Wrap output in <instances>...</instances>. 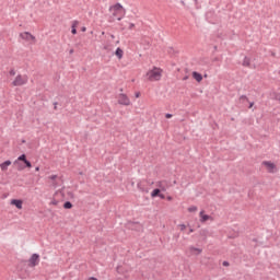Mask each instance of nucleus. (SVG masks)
<instances>
[{
  "mask_svg": "<svg viewBox=\"0 0 280 280\" xmlns=\"http://www.w3.org/2000/svg\"><path fill=\"white\" fill-rule=\"evenodd\" d=\"M30 82L27 74H18L11 82V86H25Z\"/></svg>",
  "mask_w": 280,
  "mask_h": 280,
  "instance_id": "4",
  "label": "nucleus"
},
{
  "mask_svg": "<svg viewBox=\"0 0 280 280\" xmlns=\"http://www.w3.org/2000/svg\"><path fill=\"white\" fill-rule=\"evenodd\" d=\"M63 208L73 209V205L71 203V201H67V202H65Z\"/></svg>",
  "mask_w": 280,
  "mask_h": 280,
  "instance_id": "18",
  "label": "nucleus"
},
{
  "mask_svg": "<svg viewBox=\"0 0 280 280\" xmlns=\"http://www.w3.org/2000/svg\"><path fill=\"white\" fill-rule=\"evenodd\" d=\"M81 32H86V27L83 26V27L81 28Z\"/></svg>",
  "mask_w": 280,
  "mask_h": 280,
  "instance_id": "30",
  "label": "nucleus"
},
{
  "mask_svg": "<svg viewBox=\"0 0 280 280\" xmlns=\"http://www.w3.org/2000/svg\"><path fill=\"white\" fill-rule=\"evenodd\" d=\"M190 255H194L195 257H198V255H202V248L196 247V246H190L188 248Z\"/></svg>",
  "mask_w": 280,
  "mask_h": 280,
  "instance_id": "10",
  "label": "nucleus"
},
{
  "mask_svg": "<svg viewBox=\"0 0 280 280\" xmlns=\"http://www.w3.org/2000/svg\"><path fill=\"white\" fill-rule=\"evenodd\" d=\"M129 30H135V24L133 23L129 24Z\"/></svg>",
  "mask_w": 280,
  "mask_h": 280,
  "instance_id": "24",
  "label": "nucleus"
},
{
  "mask_svg": "<svg viewBox=\"0 0 280 280\" xmlns=\"http://www.w3.org/2000/svg\"><path fill=\"white\" fill-rule=\"evenodd\" d=\"M112 38H115V35H112Z\"/></svg>",
  "mask_w": 280,
  "mask_h": 280,
  "instance_id": "36",
  "label": "nucleus"
},
{
  "mask_svg": "<svg viewBox=\"0 0 280 280\" xmlns=\"http://www.w3.org/2000/svg\"><path fill=\"white\" fill-rule=\"evenodd\" d=\"M90 280H97V278H90Z\"/></svg>",
  "mask_w": 280,
  "mask_h": 280,
  "instance_id": "34",
  "label": "nucleus"
},
{
  "mask_svg": "<svg viewBox=\"0 0 280 280\" xmlns=\"http://www.w3.org/2000/svg\"><path fill=\"white\" fill-rule=\"evenodd\" d=\"M114 54H115L116 58H118V60H121V58H124V49H121L119 47L115 50Z\"/></svg>",
  "mask_w": 280,
  "mask_h": 280,
  "instance_id": "14",
  "label": "nucleus"
},
{
  "mask_svg": "<svg viewBox=\"0 0 280 280\" xmlns=\"http://www.w3.org/2000/svg\"><path fill=\"white\" fill-rule=\"evenodd\" d=\"M141 185H142V183H138V189H140V191H144V189Z\"/></svg>",
  "mask_w": 280,
  "mask_h": 280,
  "instance_id": "23",
  "label": "nucleus"
},
{
  "mask_svg": "<svg viewBox=\"0 0 280 280\" xmlns=\"http://www.w3.org/2000/svg\"><path fill=\"white\" fill-rule=\"evenodd\" d=\"M255 103H249L248 108H252L254 106Z\"/></svg>",
  "mask_w": 280,
  "mask_h": 280,
  "instance_id": "31",
  "label": "nucleus"
},
{
  "mask_svg": "<svg viewBox=\"0 0 280 280\" xmlns=\"http://www.w3.org/2000/svg\"><path fill=\"white\" fill-rule=\"evenodd\" d=\"M117 102L120 106H131L132 102L130 101V97H128V94L120 93L117 96Z\"/></svg>",
  "mask_w": 280,
  "mask_h": 280,
  "instance_id": "5",
  "label": "nucleus"
},
{
  "mask_svg": "<svg viewBox=\"0 0 280 280\" xmlns=\"http://www.w3.org/2000/svg\"><path fill=\"white\" fill-rule=\"evenodd\" d=\"M78 25H80V22L78 20L72 21L71 34L73 35L78 34Z\"/></svg>",
  "mask_w": 280,
  "mask_h": 280,
  "instance_id": "12",
  "label": "nucleus"
},
{
  "mask_svg": "<svg viewBox=\"0 0 280 280\" xmlns=\"http://www.w3.org/2000/svg\"><path fill=\"white\" fill-rule=\"evenodd\" d=\"M165 117L166 119H172V114H166Z\"/></svg>",
  "mask_w": 280,
  "mask_h": 280,
  "instance_id": "25",
  "label": "nucleus"
},
{
  "mask_svg": "<svg viewBox=\"0 0 280 280\" xmlns=\"http://www.w3.org/2000/svg\"><path fill=\"white\" fill-rule=\"evenodd\" d=\"M13 163L16 165L19 172H23L25 167H32V162L27 160V155L25 154L20 155Z\"/></svg>",
  "mask_w": 280,
  "mask_h": 280,
  "instance_id": "2",
  "label": "nucleus"
},
{
  "mask_svg": "<svg viewBox=\"0 0 280 280\" xmlns=\"http://www.w3.org/2000/svg\"><path fill=\"white\" fill-rule=\"evenodd\" d=\"M167 200H172V197H167Z\"/></svg>",
  "mask_w": 280,
  "mask_h": 280,
  "instance_id": "35",
  "label": "nucleus"
},
{
  "mask_svg": "<svg viewBox=\"0 0 280 280\" xmlns=\"http://www.w3.org/2000/svg\"><path fill=\"white\" fill-rule=\"evenodd\" d=\"M51 205H55V206H56V205H58V201L52 200V201H51Z\"/></svg>",
  "mask_w": 280,
  "mask_h": 280,
  "instance_id": "29",
  "label": "nucleus"
},
{
  "mask_svg": "<svg viewBox=\"0 0 280 280\" xmlns=\"http://www.w3.org/2000/svg\"><path fill=\"white\" fill-rule=\"evenodd\" d=\"M246 65H247V67H248V61H246Z\"/></svg>",
  "mask_w": 280,
  "mask_h": 280,
  "instance_id": "37",
  "label": "nucleus"
},
{
  "mask_svg": "<svg viewBox=\"0 0 280 280\" xmlns=\"http://www.w3.org/2000/svg\"><path fill=\"white\" fill-rule=\"evenodd\" d=\"M161 194V189L155 188L152 192H151V198H156V196H160Z\"/></svg>",
  "mask_w": 280,
  "mask_h": 280,
  "instance_id": "16",
  "label": "nucleus"
},
{
  "mask_svg": "<svg viewBox=\"0 0 280 280\" xmlns=\"http://www.w3.org/2000/svg\"><path fill=\"white\" fill-rule=\"evenodd\" d=\"M9 75H11L12 78H14V75H16V70L11 69V70L9 71Z\"/></svg>",
  "mask_w": 280,
  "mask_h": 280,
  "instance_id": "21",
  "label": "nucleus"
},
{
  "mask_svg": "<svg viewBox=\"0 0 280 280\" xmlns=\"http://www.w3.org/2000/svg\"><path fill=\"white\" fill-rule=\"evenodd\" d=\"M103 49H105V51H110L113 49V45L106 44Z\"/></svg>",
  "mask_w": 280,
  "mask_h": 280,
  "instance_id": "19",
  "label": "nucleus"
},
{
  "mask_svg": "<svg viewBox=\"0 0 280 280\" xmlns=\"http://www.w3.org/2000/svg\"><path fill=\"white\" fill-rule=\"evenodd\" d=\"M189 233H194V229H190V230H189Z\"/></svg>",
  "mask_w": 280,
  "mask_h": 280,
  "instance_id": "33",
  "label": "nucleus"
},
{
  "mask_svg": "<svg viewBox=\"0 0 280 280\" xmlns=\"http://www.w3.org/2000/svg\"><path fill=\"white\" fill-rule=\"evenodd\" d=\"M10 205H12V207H16V209H23V200L21 199H12Z\"/></svg>",
  "mask_w": 280,
  "mask_h": 280,
  "instance_id": "11",
  "label": "nucleus"
},
{
  "mask_svg": "<svg viewBox=\"0 0 280 280\" xmlns=\"http://www.w3.org/2000/svg\"><path fill=\"white\" fill-rule=\"evenodd\" d=\"M20 38L22 40H25V43H30L31 45H34V43H36V37L30 32L20 33Z\"/></svg>",
  "mask_w": 280,
  "mask_h": 280,
  "instance_id": "6",
  "label": "nucleus"
},
{
  "mask_svg": "<svg viewBox=\"0 0 280 280\" xmlns=\"http://www.w3.org/2000/svg\"><path fill=\"white\" fill-rule=\"evenodd\" d=\"M262 165L267 168V172H269V174H275V172H277V165H275V163L270 161H264Z\"/></svg>",
  "mask_w": 280,
  "mask_h": 280,
  "instance_id": "9",
  "label": "nucleus"
},
{
  "mask_svg": "<svg viewBox=\"0 0 280 280\" xmlns=\"http://www.w3.org/2000/svg\"><path fill=\"white\" fill-rule=\"evenodd\" d=\"M136 97H137V98L141 97V92H137V93H136Z\"/></svg>",
  "mask_w": 280,
  "mask_h": 280,
  "instance_id": "26",
  "label": "nucleus"
},
{
  "mask_svg": "<svg viewBox=\"0 0 280 280\" xmlns=\"http://www.w3.org/2000/svg\"><path fill=\"white\" fill-rule=\"evenodd\" d=\"M192 78L196 80V82H202V74H200V72L194 71Z\"/></svg>",
  "mask_w": 280,
  "mask_h": 280,
  "instance_id": "15",
  "label": "nucleus"
},
{
  "mask_svg": "<svg viewBox=\"0 0 280 280\" xmlns=\"http://www.w3.org/2000/svg\"><path fill=\"white\" fill-rule=\"evenodd\" d=\"M196 211H198V207H196V206H190V207L188 208V212H189V213H196Z\"/></svg>",
  "mask_w": 280,
  "mask_h": 280,
  "instance_id": "17",
  "label": "nucleus"
},
{
  "mask_svg": "<svg viewBox=\"0 0 280 280\" xmlns=\"http://www.w3.org/2000/svg\"><path fill=\"white\" fill-rule=\"evenodd\" d=\"M178 229H179V231H185V230L187 229V225H185V224H179V225H178Z\"/></svg>",
  "mask_w": 280,
  "mask_h": 280,
  "instance_id": "22",
  "label": "nucleus"
},
{
  "mask_svg": "<svg viewBox=\"0 0 280 280\" xmlns=\"http://www.w3.org/2000/svg\"><path fill=\"white\" fill-rule=\"evenodd\" d=\"M213 217L207 214V212H205V210H201L199 212V222H201V224H205V222H213Z\"/></svg>",
  "mask_w": 280,
  "mask_h": 280,
  "instance_id": "7",
  "label": "nucleus"
},
{
  "mask_svg": "<svg viewBox=\"0 0 280 280\" xmlns=\"http://www.w3.org/2000/svg\"><path fill=\"white\" fill-rule=\"evenodd\" d=\"M35 172H40V167L37 166V167L35 168Z\"/></svg>",
  "mask_w": 280,
  "mask_h": 280,
  "instance_id": "32",
  "label": "nucleus"
},
{
  "mask_svg": "<svg viewBox=\"0 0 280 280\" xmlns=\"http://www.w3.org/2000/svg\"><path fill=\"white\" fill-rule=\"evenodd\" d=\"M12 165V161L7 160L3 163L0 164V168L2 172H8V167Z\"/></svg>",
  "mask_w": 280,
  "mask_h": 280,
  "instance_id": "13",
  "label": "nucleus"
},
{
  "mask_svg": "<svg viewBox=\"0 0 280 280\" xmlns=\"http://www.w3.org/2000/svg\"><path fill=\"white\" fill-rule=\"evenodd\" d=\"M39 262H40V256L38 254H33L28 259V266L31 268L38 266Z\"/></svg>",
  "mask_w": 280,
  "mask_h": 280,
  "instance_id": "8",
  "label": "nucleus"
},
{
  "mask_svg": "<svg viewBox=\"0 0 280 280\" xmlns=\"http://www.w3.org/2000/svg\"><path fill=\"white\" fill-rule=\"evenodd\" d=\"M109 12L113 16H116L118 21H121L126 16V9L120 3H116L109 8Z\"/></svg>",
  "mask_w": 280,
  "mask_h": 280,
  "instance_id": "3",
  "label": "nucleus"
},
{
  "mask_svg": "<svg viewBox=\"0 0 280 280\" xmlns=\"http://www.w3.org/2000/svg\"><path fill=\"white\" fill-rule=\"evenodd\" d=\"M223 266L229 267V261H223Z\"/></svg>",
  "mask_w": 280,
  "mask_h": 280,
  "instance_id": "28",
  "label": "nucleus"
},
{
  "mask_svg": "<svg viewBox=\"0 0 280 280\" xmlns=\"http://www.w3.org/2000/svg\"><path fill=\"white\" fill-rule=\"evenodd\" d=\"M159 197L162 198V200L165 199V195H163L161 192H160Z\"/></svg>",
  "mask_w": 280,
  "mask_h": 280,
  "instance_id": "27",
  "label": "nucleus"
},
{
  "mask_svg": "<svg viewBox=\"0 0 280 280\" xmlns=\"http://www.w3.org/2000/svg\"><path fill=\"white\" fill-rule=\"evenodd\" d=\"M144 82H161L163 80V69L159 67H152L143 74Z\"/></svg>",
  "mask_w": 280,
  "mask_h": 280,
  "instance_id": "1",
  "label": "nucleus"
},
{
  "mask_svg": "<svg viewBox=\"0 0 280 280\" xmlns=\"http://www.w3.org/2000/svg\"><path fill=\"white\" fill-rule=\"evenodd\" d=\"M58 178V175H50L48 177V180H51L52 183Z\"/></svg>",
  "mask_w": 280,
  "mask_h": 280,
  "instance_id": "20",
  "label": "nucleus"
}]
</instances>
